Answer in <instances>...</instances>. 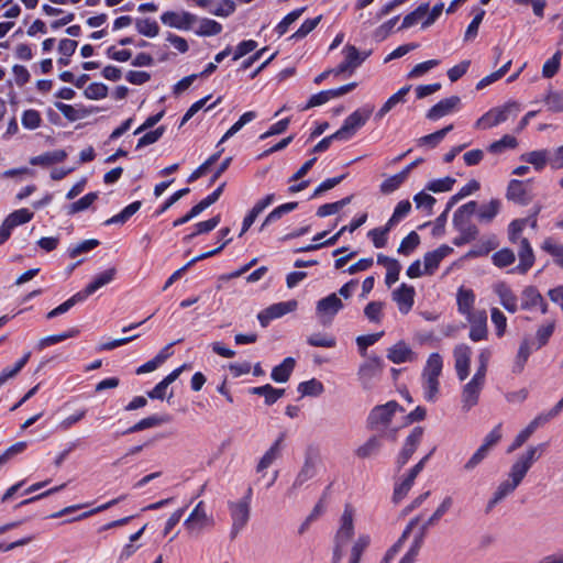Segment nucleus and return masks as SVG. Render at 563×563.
<instances>
[{
	"label": "nucleus",
	"instance_id": "f257e3e1",
	"mask_svg": "<svg viewBox=\"0 0 563 563\" xmlns=\"http://www.w3.org/2000/svg\"><path fill=\"white\" fill-rule=\"evenodd\" d=\"M397 409H399V405L395 400H390L385 405L375 406L367 417V428L372 431H378L384 437L395 441L397 431L390 430L386 432L385 430L391 422V419Z\"/></svg>",
	"mask_w": 563,
	"mask_h": 563
},
{
	"label": "nucleus",
	"instance_id": "f03ea898",
	"mask_svg": "<svg viewBox=\"0 0 563 563\" xmlns=\"http://www.w3.org/2000/svg\"><path fill=\"white\" fill-rule=\"evenodd\" d=\"M453 504V500L450 496L445 497L437 510L432 514V516L421 526L419 533L415 537L409 550L401 558L399 563H415L416 558L419 554V551L423 544L424 537L427 534V527L429 525H434L444 514L449 511Z\"/></svg>",
	"mask_w": 563,
	"mask_h": 563
},
{
	"label": "nucleus",
	"instance_id": "7ed1b4c3",
	"mask_svg": "<svg viewBox=\"0 0 563 563\" xmlns=\"http://www.w3.org/2000/svg\"><path fill=\"white\" fill-rule=\"evenodd\" d=\"M453 504V500L450 496L445 497L437 510L432 514V516L421 526L419 533L415 537L409 550L401 558L399 563H415L416 558L419 554V551L423 544L424 537L427 534V527L429 525H434L444 514L449 511Z\"/></svg>",
	"mask_w": 563,
	"mask_h": 563
},
{
	"label": "nucleus",
	"instance_id": "20e7f679",
	"mask_svg": "<svg viewBox=\"0 0 563 563\" xmlns=\"http://www.w3.org/2000/svg\"><path fill=\"white\" fill-rule=\"evenodd\" d=\"M453 504V500L450 496L445 497L437 510L432 514V516L421 526L419 533L415 537L409 550L401 558L399 563H415L416 558L419 554V551L423 544L424 537L427 534V527L429 525H434L444 514L449 511Z\"/></svg>",
	"mask_w": 563,
	"mask_h": 563
},
{
	"label": "nucleus",
	"instance_id": "39448f33",
	"mask_svg": "<svg viewBox=\"0 0 563 563\" xmlns=\"http://www.w3.org/2000/svg\"><path fill=\"white\" fill-rule=\"evenodd\" d=\"M453 504V500L450 496L445 497L437 510L432 514V516L421 526L419 533L415 537L409 550L401 558L399 563H415L416 558L419 554V551L423 544L424 537L427 534V527L429 525H434L444 514L449 511Z\"/></svg>",
	"mask_w": 563,
	"mask_h": 563
},
{
	"label": "nucleus",
	"instance_id": "423d86ee",
	"mask_svg": "<svg viewBox=\"0 0 563 563\" xmlns=\"http://www.w3.org/2000/svg\"><path fill=\"white\" fill-rule=\"evenodd\" d=\"M520 111V104L517 101H508L501 107H496L484 113L476 122V129H490L509 119L516 117Z\"/></svg>",
	"mask_w": 563,
	"mask_h": 563
},
{
	"label": "nucleus",
	"instance_id": "0eeeda50",
	"mask_svg": "<svg viewBox=\"0 0 563 563\" xmlns=\"http://www.w3.org/2000/svg\"><path fill=\"white\" fill-rule=\"evenodd\" d=\"M374 111V107L365 104L362 108L356 109L352 112L343 122L342 126L338 130L343 141L350 140L358 129H361Z\"/></svg>",
	"mask_w": 563,
	"mask_h": 563
},
{
	"label": "nucleus",
	"instance_id": "6e6552de",
	"mask_svg": "<svg viewBox=\"0 0 563 563\" xmlns=\"http://www.w3.org/2000/svg\"><path fill=\"white\" fill-rule=\"evenodd\" d=\"M228 506L232 519L230 538L234 540L250 520L251 506H249V497H243L239 501H230Z\"/></svg>",
	"mask_w": 563,
	"mask_h": 563
},
{
	"label": "nucleus",
	"instance_id": "1a4fd4ad",
	"mask_svg": "<svg viewBox=\"0 0 563 563\" xmlns=\"http://www.w3.org/2000/svg\"><path fill=\"white\" fill-rule=\"evenodd\" d=\"M369 54L371 52L361 53L354 45L346 44L342 49L343 60L334 68V75H353Z\"/></svg>",
	"mask_w": 563,
	"mask_h": 563
},
{
	"label": "nucleus",
	"instance_id": "9d476101",
	"mask_svg": "<svg viewBox=\"0 0 563 563\" xmlns=\"http://www.w3.org/2000/svg\"><path fill=\"white\" fill-rule=\"evenodd\" d=\"M213 518L206 511L205 503L199 501L192 509L184 526L189 534L199 536L205 529L212 527Z\"/></svg>",
	"mask_w": 563,
	"mask_h": 563
},
{
	"label": "nucleus",
	"instance_id": "9b49d317",
	"mask_svg": "<svg viewBox=\"0 0 563 563\" xmlns=\"http://www.w3.org/2000/svg\"><path fill=\"white\" fill-rule=\"evenodd\" d=\"M343 308L342 300L335 292L321 298L316 306V313L320 319L321 324H330L335 314Z\"/></svg>",
	"mask_w": 563,
	"mask_h": 563
},
{
	"label": "nucleus",
	"instance_id": "f8f14e48",
	"mask_svg": "<svg viewBox=\"0 0 563 563\" xmlns=\"http://www.w3.org/2000/svg\"><path fill=\"white\" fill-rule=\"evenodd\" d=\"M298 303L296 300L280 301L273 303L265 308L257 314V319L263 328H266L274 319L282 318L283 316L296 310Z\"/></svg>",
	"mask_w": 563,
	"mask_h": 563
},
{
	"label": "nucleus",
	"instance_id": "ddd939ff",
	"mask_svg": "<svg viewBox=\"0 0 563 563\" xmlns=\"http://www.w3.org/2000/svg\"><path fill=\"white\" fill-rule=\"evenodd\" d=\"M163 24L177 30H190L197 22V16L186 11H166L161 15Z\"/></svg>",
	"mask_w": 563,
	"mask_h": 563
},
{
	"label": "nucleus",
	"instance_id": "4468645a",
	"mask_svg": "<svg viewBox=\"0 0 563 563\" xmlns=\"http://www.w3.org/2000/svg\"><path fill=\"white\" fill-rule=\"evenodd\" d=\"M472 349L467 344H457L453 350L454 367L457 378L463 382L470 375Z\"/></svg>",
	"mask_w": 563,
	"mask_h": 563
},
{
	"label": "nucleus",
	"instance_id": "2eb2a0df",
	"mask_svg": "<svg viewBox=\"0 0 563 563\" xmlns=\"http://www.w3.org/2000/svg\"><path fill=\"white\" fill-rule=\"evenodd\" d=\"M506 198L519 206H527L532 200V196L530 195L527 185L518 179H511L508 183Z\"/></svg>",
	"mask_w": 563,
	"mask_h": 563
},
{
	"label": "nucleus",
	"instance_id": "dca6fc26",
	"mask_svg": "<svg viewBox=\"0 0 563 563\" xmlns=\"http://www.w3.org/2000/svg\"><path fill=\"white\" fill-rule=\"evenodd\" d=\"M383 366V360L376 355L368 356L367 361L360 366L357 375L365 388H367L372 379L380 373Z\"/></svg>",
	"mask_w": 563,
	"mask_h": 563
},
{
	"label": "nucleus",
	"instance_id": "f3484780",
	"mask_svg": "<svg viewBox=\"0 0 563 563\" xmlns=\"http://www.w3.org/2000/svg\"><path fill=\"white\" fill-rule=\"evenodd\" d=\"M471 323L470 339L474 342L483 341L487 338V314L481 310L466 317Z\"/></svg>",
	"mask_w": 563,
	"mask_h": 563
},
{
	"label": "nucleus",
	"instance_id": "a211bd4d",
	"mask_svg": "<svg viewBox=\"0 0 563 563\" xmlns=\"http://www.w3.org/2000/svg\"><path fill=\"white\" fill-rule=\"evenodd\" d=\"M415 288L402 283L393 291V300L397 303L401 313L407 314L415 303Z\"/></svg>",
	"mask_w": 563,
	"mask_h": 563
},
{
	"label": "nucleus",
	"instance_id": "6ab92c4d",
	"mask_svg": "<svg viewBox=\"0 0 563 563\" xmlns=\"http://www.w3.org/2000/svg\"><path fill=\"white\" fill-rule=\"evenodd\" d=\"M460 103L461 99L459 96H451L449 98L442 99L428 110L426 117L431 121H437L451 113L455 108L460 106Z\"/></svg>",
	"mask_w": 563,
	"mask_h": 563
},
{
	"label": "nucleus",
	"instance_id": "aec40b11",
	"mask_svg": "<svg viewBox=\"0 0 563 563\" xmlns=\"http://www.w3.org/2000/svg\"><path fill=\"white\" fill-rule=\"evenodd\" d=\"M354 534L353 510L349 506L345 507L341 520L340 528L335 533L334 543L346 544Z\"/></svg>",
	"mask_w": 563,
	"mask_h": 563
},
{
	"label": "nucleus",
	"instance_id": "412c9836",
	"mask_svg": "<svg viewBox=\"0 0 563 563\" xmlns=\"http://www.w3.org/2000/svg\"><path fill=\"white\" fill-rule=\"evenodd\" d=\"M387 358L395 364H401L416 361L417 355L405 341H398L387 350Z\"/></svg>",
	"mask_w": 563,
	"mask_h": 563
},
{
	"label": "nucleus",
	"instance_id": "4be33fe9",
	"mask_svg": "<svg viewBox=\"0 0 563 563\" xmlns=\"http://www.w3.org/2000/svg\"><path fill=\"white\" fill-rule=\"evenodd\" d=\"M453 252L449 245H441L437 250L428 252L423 256L424 274L433 275L444 257Z\"/></svg>",
	"mask_w": 563,
	"mask_h": 563
},
{
	"label": "nucleus",
	"instance_id": "5701e85b",
	"mask_svg": "<svg viewBox=\"0 0 563 563\" xmlns=\"http://www.w3.org/2000/svg\"><path fill=\"white\" fill-rule=\"evenodd\" d=\"M115 273V268L112 267L96 275L93 279L82 290L79 291L82 298L86 300L90 295L95 294L98 289L111 283L114 279Z\"/></svg>",
	"mask_w": 563,
	"mask_h": 563
},
{
	"label": "nucleus",
	"instance_id": "b1692460",
	"mask_svg": "<svg viewBox=\"0 0 563 563\" xmlns=\"http://www.w3.org/2000/svg\"><path fill=\"white\" fill-rule=\"evenodd\" d=\"M494 291L498 296L501 306L508 312L515 313L518 310L517 296L506 283H497L494 286Z\"/></svg>",
	"mask_w": 563,
	"mask_h": 563
},
{
	"label": "nucleus",
	"instance_id": "393cba45",
	"mask_svg": "<svg viewBox=\"0 0 563 563\" xmlns=\"http://www.w3.org/2000/svg\"><path fill=\"white\" fill-rule=\"evenodd\" d=\"M275 199L274 194L266 195L263 199L258 200L250 212L245 216L240 236L243 235L255 222L256 218L269 206Z\"/></svg>",
	"mask_w": 563,
	"mask_h": 563
},
{
	"label": "nucleus",
	"instance_id": "a878e982",
	"mask_svg": "<svg viewBox=\"0 0 563 563\" xmlns=\"http://www.w3.org/2000/svg\"><path fill=\"white\" fill-rule=\"evenodd\" d=\"M519 264L516 266L514 271L526 274L534 263V254L533 250L530 245L528 239L520 240V249L518 251Z\"/></svg>",
	"mask_w": 563,
	"mask_h": 563
},
{
	"label": "nucleus",
	"instance_id": "bb28decb",
	"mask_svg": "<svg viewBox=\"0 0 563 563\" xmlns=\"http://www.w3.org/2000/svg\"><path fill=\"white\" fill-rule=\"evenodd\" d=\"M286 438V433L282 432L276 441L272 444V446L265 452V454L261 457L256 471L258 473L265 471L267 467H269L273 462L280 455L282 445Z\"/></svg>",
	"mask_w": 563,
	"mask_h": 563
},
{
	"label": "nucleus",
	"instance_id": "cd10ccee",
	"mask_svg": "<svg viewBox=\"0 0 563 563\" xmlns=\"http://www.w3.org/2000/svg\"><path fill=\"white\" fill-rule=\"evenodd\" d=\"M484 385L474 383L470 380L464 385L462 390V408L465 411H468L471 408L477 405L479 399V394L483 389Z\"/></svg>",
	"mask_w": 563,
	"mask_h": 563
},
{
	"label": "nucleus",
	"instance_id": "c85d7f7f",
	"mask_svg": "<svg viewBox=\"0 0 563 563\" xmlns=\"http://www.w3.org/2000/svg\"><path fill=\"white\" fill-rule=\"evenodd\" d=\"M172 420L169 415H153L146 418L141 419L139 422L130 427L128 430L123 432V434H130L143 431L145 429L154 428L162 426L164 423H168Z\"/></svg>",
	"mask_w": 563,
	"mask_h": 563
},
{
	"label": "nucleus",
	"instance_id": "c756f323",
	"mask_svg": "<svg viewBox=\"0 0 563 563\" xmlns=\"http://www.w3.org/2000/svg\"><path fill=\"white\" fill-rule=\"evenodd\" d=\"M475 302V294L472 289H466L464 287H461L457 291L456 296V303H457V310L459 312L464 316H471L475 313L476 311H473Z\"/></svg>",
	"mask_w": 563,
	"mask_h": 563
},
{
	"label": "nucleus",
	"instance_id": "7c9ffc66",
	"mask_svg": "<svg viewBox=\"0 0 563 563\" xmlns=\"http://www.w3.org/2000/svg\"><path fill=\"white\" fill-rule=\"evenodd\" d=\"M455 229L460 232V235L453 239L455 246H462L475 240L478 235V229L476 225L470 222H457L453 223Z\"/></svg>",
	"mask_w": 563,
	"mask_h": 563
},
{
	"label": "nucleus",
	"instance_id": "2f4dec72",
	"mask_svg": "<svg viewBox=\"0 0 563 563\" xmlns=\"http://www.w3.org/2000/svg\"><path fill=\"white\" fill-rule=\"evenodd\" d=\"M317 474V462L316 459L312 456H306L302 467L300 468L299 473L297 474L292 487L299 488L301 487L306 482L313 478Z\"/></svg>",
	"mask_w": 563,
	"mask_h": 563
},
{
	"label": "nucleus",
	"instance_id": "473e14b6",
	"mask_svg": "<svg viewBox=\"0 0 563 563\" xmlns=\"http://www.w3.org/2000/svg\"><path fill=\"white\" fill-rule=\"evenodd\" d=\"M252 395L263 396L267 406L274 405L285 394V389L273 387L271 384L263 386L252 387L249 390Z\"/></svg>",
	"mask_w": 563,
	"mask_h": 563
},
{
	"label": "nucleus",
	"instance_id": "72a5a7b5",
	"mask_svg": "<svg viewBox=\"0 0 563 563\" xmlns=\"http://www.w3.org/2000/svg\"><path fill=\"white\" fill-rule=\"evenodd\" d=\"M411 86H405L400 88L396 93L390 96L386 102L382 106L375 115L376 120H382L396 104L404 103L406 96L410 91Z\"/></svg>",
	"mask_w": 563,
	"mask_h": 563
},
{
	"label": "nucleus",
	"instance_id": "f704fd0d",
	"mask_svg": "<svg viewBox=\"0 0 563 563\" xmlns=\"http://www.w3.org/2000/svg\"><path fill=\"white\" fill-rule=\"evenodd\" d=\"M296 361L294 357H286L284 361L272 369L271 377L276 383H286L294 368Z\"/></svg>",
	"mask_w": 563,
	"mask_h": 563
},
{
	"label": "nucleus",
	"instance_id": "c9c22d12",
	"mask_svg": "<svg viewBox=\"0 0 563 563\" xmlns=\"http://www.w3.org/2000/svg\"><path fill=\"white\" fill-rule=\"evenodd\" d=\"M501 202L499 199H492L488 203L478 207L477 219L482 223H490L499 213Z\"/></svg>",
	"mask_w": 563,
	"mask_h": 563
},
{
	"label": "nucleus",
	"instance_id": "e433bc0d",
	"mask_svg": "<svg viewBox=\"0 0 563 563\" xmlns=\"http://www.w3.org/2000/svg\"><path fill=\"white\" fill-rule=\"evenodd\" d=\"M442 367V356L439 353H431L423 368L422 378H439Z\"/></svg>",
	"mask_w": 563,
	"mask_h": 563
},
{
	"label": "nucleus",
	"instance_id": "4c0bfd02",
	"mask_svg": "<svg viewBox=\"0 0 563 563\" xmlns=\"http://www.w3.org/2000/svg\"><path fill=\"white\" fill-rule=\"evenodd\" d=\"M67 153L64 150H56L32 157L30 163L32 165L49 166L65 161Z\"/></svg>",
	"mask_w": 563,
	"mask_h": 563
},
{
	"label": "nucleus",
	"instance_id": "58836bf2",
	"mask_svg": "<svg viewBox=\"0 0 563 563\" xmlns=\"http://www.w3.org/2000/svg\"><path fill=\"white\" fill-rule=\"evenodd\" d=\"M548 448V443H540L538 445L529 446L523 454H521L517 460H519L522 464H525L529 470L531 466L542 456Z\"/></svg>",
	"mask_w": 563,
	"mask_h": 563
},
{
	"label": "nucleus",
	"instance_id": "ea45409f",
	"mask_svg": "<svg viewBox=\"0 0 563 563\" xmlns=\"http://www.w3.org/2000/svg\"><path fill=\"white\" fill-rule=\"evenodd\" d=\"M211 14L217 16H229L235 11V2H197Z\"/></svg>",
	"mask_w": 563,
	"mask_h": 563
},
{
	"label": "nucleus",
	"instance_id": "a19ab883",
	"mask_svg": "<svg viewBox=\"0 0 563 563\" xmlns=\"http://www.w3.org/2000/svg\"><path fill=\"white\" fill-rule=\"evenodd\" d=\"M382 437L384 435L380 434L371 437L363 445L357 448L355 451L356 455L361 459H366L377 454L383 445Z\"/></svg>",
	"mask_w": 563,
	"mask_h": 563
},
{
	"label": "nucleus",
	"instance_id": "79ce46f5",
	"mask_svg": "<svg viewBox=\"0 0 563 563\" xmlns=\"http://www.w3.org/2000/svg\"><path fill=\"white\" fill-rule=\"evenodd\" d=\"M79 334V330L76 328L69 329L68 331H65L59 334H52L45 338H42L37 344L36 347L42 351L51 345L57 344L59 342H63L67 339L75 338Z\"/></svg>",
	"mask_w": 563,
	"mask_h": 563
},
{
	"label": "nucleus",
	"instance_id": "37998d69",
	"mask_svg": "<svg viewBox=\"0 0 563 563\" xmlns=\"http://www.w3.org/2000/svg\"><path fill=\"white\" fill-rule=\"evenodd\" d=\"M142 202L140 200L130 203L129 206L123 208L121 212L106 220L104 225L125 223L133 214H135L140 210Z\"/></svg>",
	"mask_w": 563,
	"mask_h": 563
},
{
	"label": "nucleus",
	"instance_id": "c03bdc74",
	"mask_svg": "<svg viewBox=\"0 0 563 563\" xmlns=\"http://www.w3.org/2000/svg\"><path fill=\"white\" fill-rule=\"evenodd\" d=\"M297 207H298V202H296V201L287 202V203L278 206L277 208H275L273 211H271L267 214V217L263 221L260 230L263 231L265 229V227H267L268 224H271L273 222H276L284 214L294 211Z\"/></svg>",
	"mask_w": 563,
	"mask_h": 563
},
{
	"label": "nucleus",
	"instance_id": "a18cd8bd",
	"mask_svg": "<svg viewBox=\"0 0 563 563\" xmlns=\"http://www.w3.org/2000/svg\"><path fill=\"white\" fill-rule=\"evenodd\" d=\"M427 14H428V2H423L416 10H413L412 12H410L409 14H407L404 18L402 23L399 29L400 30L408 29V27L416 25L419 22L422 23L426 20Z\"/></svg>",
	"mask_w": 563,
	"mask_h": 563
},
{
	"label": "nucleus",
	"instance_id": "49530a36",
	"mask_svg": "<svg viewBox=\"0 0 563 563\" xmlns=\"http://www.w3.org/2000/svg\"><path fill=\"white\" fill-rule=\"evenodd\" d=\"M542 295L533 286H528L521 294V309L531 310L537 308L538 302H541Z\"/></svg>",
	"mask_w": 563,
	"mask_h": 563
},
{
	"label": "nucleus",
	"instance_id": "de8ad7c7",
	"mask_svg": "<svg viewBox=\"0 0 563 563\" xmlns=\"http://www.w3.org/2000/svg\"><path fill=\"white\" fill-rule=\"evenodd\" d=\"M521 159L533 165L534 169L540 172L549 163L548 151H532L521 155Z\"/></svg>",
	"mask_w": 563,
	"mask_h": 563
},
{
	"label": "nucleus",
	"instance_id": "09e8293b",
	"mask_svg": "<svg viewBox=\"0 0 563 563\" xmlns=\"http://www.w3.org/2000/svg\"><path fill=\"white\" fill-rule=\"evenodd\" d=\"M542 250L554 258L556 265L563 268V244L548 238L542 243Z\"/></svg>",
	"mask_w": 563,
	"mask_h": 563
},
{
	"label": "nucleus",
	"instance_id": "8fccbe9b",
	"mask_svg": "<svg viewBox=\"0 0 563 563\" xmlns=\"http://www.w3.org/2000/svg\"><path fill=\"white\" fill-rule=\"evenodd\" d=\"M472 13L474 14V16L465 31V34H464L465 42L473 41L477 36L479 25L485 15V10L475 8V9H473Z\"/></svg>",
	"mask_w": 563,
	"mask_h": 563
},
{
	"label": "nucleus",
	"instance_id": "3c124183",
	"mask_svg": "<svg viewBox=\"0 0 563 563\" xmlns=\"http://www.w3.org/2000/svg\"><path fill=\"white\" fill-rule=\"evenodd\" d=\"M453 130V124H449L441 130H438L431 134L424 135L418 139V145L424 146L428 145L430 147H435L445 135Z\"/></svg>",
	"mask_w": 563,
	"mask_h": 563
},
{
	"label": "nucleus",
	"instance_id": "603ef678",
	"mask_svg": "<svg viewBox=\"0 0 563 563\" xmlns=\"http://www.w3.org/2000/svg\"><path fill=\"white\" fill-rule=\"evenodd\" d=\"M423 435V429L421 427H415L410 434L406 438L404 446L401 449L402 452L412 456L415 451L417 450L419 443L421 442Z\"/></svg>",
	"mask_w": 563,
	"mask_h": 563
},
{
	"label": "nucleus",
	"instance_id": "864d4df0",
	"mask_svg": "<svg viewBox=\"0 0 563 563\" xmlns=\"http://www.w3.org/2000/svg\"><path fill=\"white\" fill-rule=\"evenodd\" d=\"M405 173H397L386 178L379 186L380 192L384 195H390L396 191L406 181Z\"/></svg>",
	"mask_w": 563,
	"mask_h": 563
},
{
	"label": "nucleus",
	"instance_id": "5fc2aeb1",
	"mask_svg": "<svg viewBox=\"0 0 563 563\" xmlns=\"http://www.w3.org/2000/svg\"><path fill=\"white\" fill-rule=\"evenodd\" d=\"M517 145V139L512 135L506 134L500 140L493 142L487 150L492 154H501L508 148H516Z\"/></svg>",
	"mask_w": 563,
	"mask_h": 563
},
{
	"label": "nucleus",
	"instance_id": "6e6d98bb",
	"mask_svg": "<svg viewBox=\"0 0 563 563\" xmlns=\"http://www.w3.org/2000/svg\"><path fill=\"white\" fill-rule=\"evenodd\" d=\"M55 107L63 113V115L70 122L84 119L89 114L86 109H76L70 104L63 102H55Z\"/></svg>",
	"mask_w": 563,
	"mask_h": 563
},
{
	"label": "nucleus",
	"instance_id": "4d7b16f0",
	"mask_svg": "<svg viewBox=\"0 0 563 563\" xmlns=\"http://www.w3.org/2000/svg\"><path fill=\"white\" fill-rule=\"evenodd\" d=\"M97 199L98 192H89L85 195L84 197L68 206L67 214L73 216L75 213L88 209Z\"/></svg>",
	"mask_w": 563,
	"mask_h": 563
},
{
	"label": "nucleus",
	"instance_id": "13d9d810",
	"mask_svg": "<svg viewBox=\"0 0 563 563\" xmlns=\"http://www.w3.org/2000/svg\"><path fill=\"white\" fill-rule=\"evenodd\" d=\"M135 27L140 34L147 37H155L159 33L157 22L150 19H136Z\"/></svg>",
	"mask_w": 563,
	"mask_h": 563
},
{
	"label": "nucleus",
	"instance_id": "bf43d9fd",
	"mask_svg": "<svg viewBox=\"0 0 563 563\" xmlns=\"http://www.w3.org/2000/svg\"><path fill=\"white\" fill-rule=\"evenodd\" d=\"M222 32V25L211 19H201L199 29L196 31V34L199 36H213L218 35Z\"/></svg>",
	"mask_w": 563,
	"mask_h": 563
},
{
	"label": "nucleus",
	"instance_id": "052dcab7",
	"mask_svg": "<svg viewBox=\"0 0 563 563\" xmlns=\"http://www.w3.org/2000/svg\"><path fill=\"white\" fill-rule=\"evenodd\" d=\"M306 8H299V9H296L291 12H289L275 27V33L278 35V36H282L284 35L289 26L295 23L300 16L301 14L305 12Z\"/></svg>",
	"mask_w": 563,
	"mask_h": 563
},
{
	"label": "nucleus",
	"instance_id": "680f3d73",
	"mask_svg": "<svg viewBox=\"0 0 563 563\" xmlns=\"http://www.w3.org/2000/svg\"><path fill=\"white\" fill-rule=\"evenodd\" d=\"M478 205L476 201L472 200L463 206H461L453 216V223L457 222H468L467 218H470L473 214H477Z\"/></svg>",
	"mask_w": 563,
	"mask_h": 563
},
{
	"label": "nucleus",
	"instance_id": "e2e57ef3",
	"mask_svg": "<svg viewBox=\"0 0 563 563\" xmlns=\"http://www.w3.org/2000/svg\"><path fill=\"white\" fill-rule=\"evenodd\" d=\"M34 217V213L31 212L26 208H22L19 210H15L11 212L5 221L11 224V227L14 229L18 225H22L24 223L30 222Z\"/></svg>",
	"mask_w": 563,
	"mask_h": 563
},
{
	"label": "nucleus",
	"instance_id": "0e129e2a",
	"mask_svg": "<svg viewBox=\"0 0 563 563\" xmlns=\"http://www.w3.org/2000/svg\"><path fill=\"white\" fill-rule=\"evenodd\" d=\"M371 538L367 534H361L354 542L349 563H360L364 550L369 545Z\"/></svg>",
	"mask_w": 563,
	"mask_h": 563
},
{
	"label": "nucleus",
	"instance_id": "69168bd1",
	"mask_svg": "<svg viewBox=\"0 0 563 563\" xmlns=\"http://www.w3.org/2000/svg\"><path fill=\"white\" fill-rule=\"evenodd\" d=\"M297 389L301 396H319L323 391V385L318 379L312 378L310 380L301 382Z\"/></svg>",
	"mask_w": 563,
	"mask_h": 563
},
{
	"label": "nucleus",
	"instance_id": "338daca9",
	"mask_svg": "<svg viewBox=\"0 0 563 563\" xmlns=\"http://www.w3.org/2000/svg\"><path fill=\"white\" fill-rule=\"evenodd\" d=\"M21 122L24 129L35 130L42 124L41 113L34 109L25 110L22 113Z\"/></svg>",
	"mask_w": 563,
	"mask_h": 563
},
{
	"label": "nucleus",
	"instance_id": "774afa93",
	"mask_svg": "<svg viewBox=\"0 0 563 563\" xmlns=\"http://www.w3.org/2000/svg\"><path fill=\"white\" fill-rule=\"evenodd\" d=\"M543 100L548 110L552 112H563V91L550 90Z\"/></svg>",
	"mask_w": 563,
	"mask_h": 563
}]
</instances>
